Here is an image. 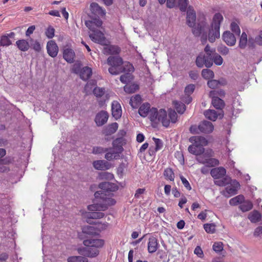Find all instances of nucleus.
<instances>
[{
	"instance_id": "11",
	"label": "nucleus",
	"mask_w": 262,
	"mask_h": 262,
	"mask_svg": "<svg viewBox=\"0 0 262 262\" xmlns=\"http://www.w3.org/2000/svg\"><path fill=\"white\" fill-rule=\"evenodd\" d=\"M229 184H230V185L227 186L225 190L222 192V194L226 197H229L236 194L237 190L240 187L239 182L235 180H232Z\"/></svg>"
},
{
	"instance_id": "12",
	"label": "nucleus",
	"mask_w": 262,
	"mask_h": 262,
	"mask_svg": "<svg viewBox=\"0 0 262 262\" xmlns=\"http://www.w3.org/2000/svg\"><path fill=\"white\" fill-rule=\"evenodd\" d=\"M204 115L205 117L212 121H216L217 119H221L223 118L224 113L223 111L214 110H208L204 112Z\"/></svg>"
},
{
	"instance_id": "23",
	"label": "nucleus",
	"mask_w": 262,
	"mask_h": 262,
	"mask_svg": "<svg viewBox=\"0 0 262 262\" xmlns=\"http://www.w3.org/2000/svg\"><path fill=\"white\" fill-rule=\"evenodd\" d=\"M75 53L74 50L71 48H66L63 51V58L69 63H73L74 61Z\"/></svg>"
},
{
	"instance_id": "51",
	"label": "nucleus",
	"mask_w": 262,
	"mask_h": 262,
	"mask_svg": "<svg viewBox=\"0 0 262 262\" xmlns=\"http://www.w3.org/2000/svg\"><path fill=\"white\" fill-rule=\"evenodd\" d=\"M12 43L11 41L8 38V36L6 35H3L1 37L0 44L2 46H8Z\"/></svg>"
},
{
	"instance_id": "50",
	"label": "nucleus",
	"mask_w": 262,
	"mask_h": 262,
	"mask_svg": "<svg viewBox=\"0 0 262 262\" xmlns=\"http://www.w3.org/2000/svg\"><path fill=\"white\" fill-rule=\"evenodd\" d=\"M132 78V75L130 73H126L120 76V80L122 83H126L129 82Z\"/></svg>"
},
{
	"instance_id": "39",
	"label": "nucleus",
	"mask_w": 262,
	"mask_h": 262,
	"mask_svg": "<svg viewBox=\"0 0 262 262\" xmlns=\"http://www.w3.org/2000/svg\"><path fill=\"white\" fill-rule=\"evenodd\" d=\"M232 180L229 177H224L221 180H217L214 181V184L219 186H225L229 184Z\"/></svg>"
},
{
	"instance_id": "19",
	"label": "nucleus",
	"mask_w": 262,
	"mask_h": 262,
	"mask_svg": "<svg viewBox=\"0 0 262 262\" xmlns=\"http://www.w3.org/2000/svg\"><path fill=\"white\" fill-rule=\"evenodd\" d=\"M159 246L158 239L156 237L152 236L148 239L147 243V250L149 253L155 252Z\"/></svg>"
},
{
	"instance_id": "6",
	"label": "nucleus",
	"mask_w": 262,
	"mask_h": 262,
	"mask_svg": "<svg viewBox=\"0 0 262 262\" xmlns=\"http://www.w3.org/2000/svg\"><path fill=\"white\" fill-rule=\"evenodd\" d=\"M204 51L206 54H200L196 59V64L198 67L202 68L205 65L207 68L211 67L213 64V55L215 49H211L210 47L207 45Z\"/></svg>"
},
{
	"instance_id": "29",
	"label": "nucleus",
	"mask_w": 262,
	"mask_h": 262,
	"mask_svg": "<svg viewBox=\"0 0 262 262\" xmlns=\"http://www.w3.org/2000/svg\"><path fill=\"white\" fill-rule=\"evenodd\" d=\"M108 150L106 152L105 155V158L108 161H112L113 160H117L119 159L120 154L119 152L114 151L113 150L112 148H108Z\"/></svg>"
},
{
	"instance_id": "57",
	"label": "nucleus",
	"mask_w": 262,
	"mask_h": 262,
	"mask_svg": "<svg viewBox=\"0 0 262 262\" xmlns=\"http://www.w3.org/2000/svg\"><path fill=\"white\" fill-rule=\"evenodd\" d=\"M220 84V82L219 81L214 79L208 80L207 82L208 86L212 89L216 88Z\"/></svg>"
},
{
	"instance_id": "26",
	"label": "nucleus",
	"mask_w": 262,
	"mask_h": 262,
	"mask_svg": "<svg viewBox=\"0 0 262 262\" xmlns=\"http://www.w3.org/2000/svg\"><path fill=\"white\" fill-rule=\"evenodd\" d=\"M103 53L107 55H117L120 52V48L115 45H106L103 50Z\"/></svg>"
},
{
	"instance_id": "59",
	"label": "nucleus",
	"mask_w": 262,
	"mask_h": 262,
	"mask_svg": "<svg viewBox=\"0 0 262 262\" xmlns=\"http://www.w3.org/2000/svg\"><path fill=\"white\" fill-rule=\"evenodd\" d=\"M180 178L185 188L188 190H190L192 188L188 180L183 176H180Z\"/></svg>"
},
{
	"instance_id": "45",
	"label": "nucleus",
	"mask_w": 262,
	"mask_h": 262,
	"mask_svg": "<svg viewBox=\"0 0 262 262\" xmlns=\"http://www.w3.org/2000/svg\"><path fill=\"white\" fill-rule=\"evenodd\" d=\"M247 43V35L245 32H243L239 39V47L244 49Z\"/></svg>"
},
{
	"instance_id": "24",
	"label": "nucleus",
	"mask_w": 262,
	"mask_h": 262,
	"mask_svg": "<svg viewBox=\"0 0 262 262\" xmlns=\"http://www.w3.org/2000/svg\"><path fill=\"white\" fill-rule=\"evenodd\" d=\"M223 39L228 46H233L236 42V38L234 34L228 31L223 33Z\"/></svg>"
},
{
	"instance_id": "14",
	"label": "nucleus",
	"mask_w": 262,
	"mask_h": 262,
	"mask_svg": "<svg viewBox=\"0 0 262 262\" xmlns=\"http://www.w3.org/2000/svg\"><path fill=\"white\" fill-rule=\"evenodd\" d=\"M47 50L48 54L51 57L57 56L58 53V47L54 40H51L47 42Z\"/></svg>"
},
{
	"instance_id": "48",
	"label": "nucleus",
	"mask_w": 262,
	"mask_h": 262,
	"mask_svg": "<svg viewBox=\"0 0 262 262\" xmlns=\"http://www.w3.org/2000/svg\"><path fill=\"white\" fill-rule=\"evenodd\" d=\"M134 67L132 64L129 62L126 63L124 66H122V72L130 73L134 71Z\"/></svg>"
},
{
	"instance_id": "52",
	"label": "nucleus",
	"mask_w": 262,
	"mask_h": 262,
	"mask_svg": "<svg viewBox=\"0 0 262 262\" xmlns=\"http://www.w3.org/2000/svg\"><path fill=\"white\" fill-rule=\"evenodd\" d=\"M223 59L222 57L219 54L215 53V51L213 55V62L215 64L220 66L223 63Z\"/></svg>"
},
{
	"instance_id": "15",
	"label": "nucleus",
	"mask_w": 262,
	"mask_h": 262,
	"mask_svg": "<svg viewBox=\"0 0 262 262\" xmlns=\"http://www.w3.org/2000/svg\"><path fill=\"white\" fill-rule=\"evenodd\" d=\"M196 19L195 12L191 6H189L187 11V24L190 27L195 25Z\"/></svg>"
},
{
	"instance_id": "20",
	"label": "nucleus",
	"mask_w": 262,
	"mask_h": 262,
	"mask_svg": "<svg viewBox=\"0 0 262 262\" xmlns=\"http://www.w3.org/2000/svg\"><path fill=\"white\" fill-rule=\"evenodd\" d=\"M112 114L116 120L119 119L122 115L121 107L117 101H114L112 103Z\"/></svg>"
},
{
	"instance_id": "18",
	"label": "nucleus",
	"mask_w": 262,
	"mask_h": 262,
	"mask_svg": "<svg viewBox=\"0 0 262 262\" xmlns=\"http://www.w3.org/2000/svg\"><path fill=\"white\" fill-rule=\"evenodd\" d=\"M91 13L99 18V16H104L105 15V11L100 7L98 4L93 3L90 5Z\"/></svg>"
},
{
	"instance_id": "28",
	"label": "nucleus",
	"mask_w": 262,
	"mask_h": 262,
	"mask_svg": "<svg viewBox=\"0 0 262 262\" xmlns=\"http://www.w3.org/2000/svg\"><path fill=\"white\" fill-rule=\"evenodd\" d=\"M188 150L190 153L197 156L202 155L204 152L205 149L203 147H199L198 145L193 143L189 146Z\"/></svg>"
},
{
	"instance_id": "10",
	"label": "nucleus",
	"mask_w": 262,
	"mask_h": 262,
	"mask_svg": "<svg viewBox=\"0 0 262 262\" xmlns=\"http://www.w3.org/2000/svg\"><path fill=\"white\" fill-rule=\"evenodd\" d=\"M73 71L76 74H78L81 79L86 81L88 80L92 75V70L89 67H84L80 69L79 66L75 67Z\"/></svg>"
},
{
	"instance_id": "60",
	"label": "nucleus",
	"mask_w": 262,
	"mask_h": 262,
	"mask_svg": "<svg viewBox=\"0 0 262 262\" xmlns=\"http://www.w3.org/2000/svg\"><path fill=\"white\" fill-rule=\"evenodd\" d=\"M4 163L0 164V172H7L9 170V168L8 166H6V164H8L10 163L9 160H7L5 159V161L4 162Z\"/></svg>"
},
{
	"instance_id": "21",
	"label": "nucleus",
	"mask_w": 262,
	"mask_h": 262,
	"mask_svg": "<svg viewBox=\"0 0 262 262\" xmlns=\"http://www.w3.org/2000/svg\"><path fill=\"white\" fill-rule=\"evenodd\" d=\"M108 118V113L102 111L97 114L95 120L98 126H102L107 122Z\"/></svg>"
},
{
	"instance_id": "35",
	"label": "nucleus",
	"mask_w": 262,
	"mask_h": 262,
	"mask_svg": "<svg viewBox=\"0 0 262 262\" xmlns=\"http://www.w3.org/2000/svg\"><path fill=\"white\" fill-rule=\"evenodd\" d=\"M163 175L165 179L167 180L173 181L174 180V173L171 168H167L165 169Z\"/></svg>"
},
{
	"instance_id": "53",
	"label": "nucleus",
	"mask_w": 262,
	"mask_h": 262,
	"mask_svg": "<svg viewBox=\"0 0 262 262\" xmlns=\"http://www.w3.org/2000/svg\"><path fill=\"white\" fill-rule=\"evenodd\" d=\"M55 29L51 26L47 28L45 31V34L48 38H52L54 36Z\"/></svg>"
},
{
	"instance_id": "56",
	"label": "nucleus",
	"mask_w": 262,
	"mask_h": 262,
	"mask_svg": "<svg viewBox=\"0 0 262 262\" xmlns=\"http://www.w3.org/2000/svg\"><path fill=\"white\" fill-rule=\"evenodd\" d=\"M31 46L32 48L36 52H40L41 50V46L37 40H33L32 39L31 40Z\"/></svg>"
},
{
	"instance_id": "37",
	"label": "nucleus",
	"mask_w": 262,
	"mask_h": 262,
	"mask_svg": "<svg viewBox=\"0 0 262 262\" xmlns=\"http://www.w3.org/2000/svg\"><path fill=\"white\" fill-rule=\"evenodd\" d=\"M139 89V86L136 84H126L124 86V91L128 94L135 93Z\"/></svg>"
},
{
	"instance_id": "38",
	"label": "nucleus",
	"mask_w": 262,
	"mask_h": 262,
	"mask_svg": "<svg viewBox=\"0 0 262 262\" xmlns=\"http://www.w3.org/2000/svg\"><path fill=\"white\" fill-rule=\"evenodd\" d=\"M244 196L243 195H238L230 199L229 201V204L231 205H237L244 202Z\"/></svg>"
},
{
	"instance_id": "64",
	"label": "nucleus",
	"mask_w": 262,
	"mask_h": 262,
	"mask_svg": "<svg viewBox=\"0 0 262 262\" xmlns=\"http://www.w3.org/2000/svg\"><path fill=\"white\" fill-rule=\"evenodd\" d=\"M195 86L194 84L188 85L185 89V94L189 96V95L193 92Z\"/></svg>"
},
{
	"instance_id": "13",
	"label": "nucleus",
	"mask_w": 262,
	"mask_h": 262,
	"mask_svg": "<svg viewBox=\"0 0 262 262\" xmlns=\"http://www.w3.org/2000/svg\"><path fill=\"white\" fill-rule=\"evenodd\" d=\"M99 188L102 189L101 190L102 193L109 194L118 190L119 187L115 183L108 182H104L100 183L99 184Z\"/></svg>"
},
{
	"instance_id": "41",
	"label": "nucleus",
	"mask_w": 262,
	"mask_h": 262,
	"mask_svg": "<svg viewBox=\"0 0 262 262\" xmlns=\"http://www.w3.org/2000/svg\"><path fill=\"white\" fill-rule=\"evenodd\" d=\"M68 262H88V259L81 256H73L68 258Z\"/></svg>"
},
{
	"instance_id": "34",
	"label": "nucleus",
	"mask_w": 262,
	"mask_h": 262,
	"mask_svg": "<svg viewBox=\"0 0 262 262\" xmlns=\"http://www.w3.org/2000/svg\"><path fill=\"white\" fill-rule=\"evenodd\" d=\"M142 98L140 95H136L130 98L129 103L133 108H137L140 104Z\"/></svg>"
},
{
	"instance_id": "27",
	"label": "nucleus",
	"mask_w": 262,
	"mask_h": 262,
	"mask_svg": "<svg viewBox=\"0 0 262 262\" xmlns=\"http://www.w3.org/2000/svg\"><path fill=\"white\" fill-rule=\"evenodd\" d=\"M118 128V124L117 123L115 122L109 124L103 130V134L105 137L110 136L114 134Z\"/></svg>"
},
{
	"instance_id": "17",
	"label": "nucleus",
	"mask_w": 262,
	"mask_h": 262,
	"mask_svg": "<svg viewBox=\"0 0 262 262\" xmlns=\"http://www.w3.org/2000/svg\"><path fill=\"white\" fill-rule=\"evenodd\" d=\"M93 166L94 167L99 170H105L111 167V164L107 161L102 160H98L93 161Z\"/></svg>"
},
{
	"instance_id": "40",
	"label": "nucleus",
	"mask_w": 262,
	"mask_h": 262,
	"mask_svg": "<svg viewBox=\"0 0 262 262\" xmlns=\"http://www.w3.org/2000/svg\"><path fill=\"white\" fill-rule=\"evenodd\" d=\"M178 6L182 12H185L188 9V0H177Z\"/></svg>"
},
{
	"instance_id": "62",
	"label": "nucleus",
	"mask_w": 262,
	"mask_h": 262,
	"mask_svg": "<svg viewBox=\"0 0 262 262\" xmlns=\"http://www.w3.org/2000/svg\"><path fill=\"white\" fill-rule=\"evenodd\" d=\"M82 232L84 233L92 235L95 233L94 227L90 226H86L82 228Z\"/></svg>"
},
{
	"instance_id": "5",
	"label": "nucleus",
	"mask_w": 262,
	"mask_h": 262,
	"mask_svg": "<svg viewBox=\"0 0 262 262\" xmlns=\"http://www.w3.org/2000/svg\"><path fill=\"white\" fill-rule=\"evenodd\" d=\"M223 20V16L221 14H214L208 32V40L210 42H214L216 38H220V25Z\"/></svg>"
},
{
	"instance_id": "16",
	"label": "nucleus",
	"mask_w": 262,
	"mask_h": 262,
	"mask_svg": "<svg viewBox=\"0 0 262 262\" xmlns=\"http://www.w3.org/2000/svg\"><path fill=\"white\" fill-rule=\"evenodd\" d=\"M93 93L97 98H101L103 96L105 98L103 101H99V105L100 107H102L104 104L105 100L108 99V95L105 94L104 88L96 87L93 90Z\"/></svg>"
},
{
	"instance_id": "9",
	"label": "nucleus",
	"mask_w": 262,
	"mask_h": 262,
	"mask_svg": "<svg viewBox=\"0 0 262 262\" xmlns=\"http://www.w3.org/2000/svg\"><path fill=\"white\" fill-rule=\"evenodd\" d=\"M189 130L192 134H210L214 130V126L211 122L205 120L201 122L198 126L191 125Z\"/></svg>"
},
{
	"instance_id": "25",
	"label": "nucleus",
	"mask_w": 262,
	"mask_h": 262,
	"mask_svg": "<svg viewBox=\"0 0 262 262\" xmlns=\"http://www.w3.org/2000/svg\"><path fill=\"white\" fill-rule=\"evenodd\" d=\"M189 141L192 143L198 145L199 147H203L206 146L208 144V141L207 139L202 136H193L189 139Z\"/></svg>"
},
{
	"instance_id": "32",
	"label": "nucleus",
	"mask_w": 262,
	"mask_h": 262,
	"mask_svg": "<svg viewBox=\"0 0 262 262\" xmlns=\"http://www.w3.org/2000/svg\"><path fill=\"white\" fill-rule=\"evenodd\" d=\"M166 118L169 121V125L170 124V122L174 123L177 121V114L174 110L170 109L168 110V115L166 113Z\"/></svg>"
},
{
	"instance_id": "2",
	"label": "nucleus",
	"mask_w": 262,
	"mask_h": 262,
	"mask_svg": "<svg viewBox=\"0 0 262 262\" xmlns=\"http://www.w3.org/2000/svg\"><path fill=\"white\" fill-rule=\"evenodd\" d=\"M85 25L90 31L89 37L93 41L102 45H106L105 37L100 30L102 21L99 18L96 17L86 20Z\"/></svg>"
},
{
	"instance_id": "8",
	"label": "nucleus",
	"mask_w": 262,
	"mask_h": 262,
	"mask_svg": "<svg viewBox=\"0 0 262 262\" xmlns=\"http://www.w3.org/2000/svg\"><path fill=\"white\" fill-rule=\"evenodd\" d=\"M107 64L110 66L108 72L112 75H118L122 73V59L118 56H110L107 60Z\"/></svg>"
},
{
	"instance_id": "61",
	"label": "nucleus",
	"mask_w": 262,
	"mask_h": 262,
	"mask_svg": "<svg viewBox=\"0 0 262 262\" xmlns=\"http://www.w3.org/2000/svg\"><path fill=\"white\" fill-rule=\"evenodd\" d=\"M175 157L179 160L180 163L182 164H184V158L183 156V154L182 151H177L174 153Z\"/></svg>"
},
{
	"instance_id": "49",
	"label": "nucleus",
	"mask_w": 262,
	"mask_h": 262,
	"mask_svg": "<svg viewBox=\"0 0 262 262\" xmlns=\"http://www.w3.org/2000/svg\"><path fill=\"white\" fill-rule=\"evenodd\" d=\"M220 164L219 161L215 158H208L206 161V165L209 167H214Z\"/></svg>"
},
{
	"instance_id": "4",
	"label": "nucleus",
	"mask_w": 262,
	"mask_h": 262,
	"mask_svg": "<svg viewBox=\"0 0 262 262\" xmlns=\"http://www.w3.org/2000/svg\"><path fill=\"white\" fill-rule=\"evenodd\" d=\"M114 194L110 193L106 194L102 193L101 191H96L94 196L96 199H99L98 203L90 205L88 206V209L90 211H105L107 210L108 207L114 205L116 202L112 198Z\"/></svg>"
},
{
	"instance_id": "3",
	"label": "nucleus",
	"mask_w": 262,
	"mask_h": 262,
	"mask_svg": "<svg viewBox=\"0 0 262 262\" xmlns=\"http://www.w3.org/2000/svg\"><path fill=\"white\" fill-rule=\"evenodd\" d=\"M84 247L77 249L80 255L89 257H94L99 253V249L102 247L104 244L102 239H87L83 242Z\"/></svg>"
},
{
	"instance_id": "33",
	"label": "nucleus",
	"mask_w": 262,
	"mask_h": 262,
	"mask_svg": "<svg viewBox=\"0 0 262 262\" xmlns=\"http://www.w3.org/2000/svg\"><path fill=\"white\" fill-rule=\"evenodd\" d=\"M17 48L22 51H27L29 49V44L25 39H20L16 42Z\"/></svg>"
},
{
	"instance_id": "46",
	"label": "nucleus",
	"mask_w": 262,
	"mask_h": 262,
	"mask_svg": "<svg viewBox=\"0 0 262 262\" xmlns=\"http://www.w3.org/2000/svg\"><path fill=\"white\" fill-rule=\"evenodd\" d=\"M204 228L208 233H213L215 232V225L214 224H205Z\"/></svg>"
},
{
	"instance_id": "63",
	"label": "nucleus",
	"mask_w": 262,
	"mask_h": 262,
	"mask_svg": "<svg viewBox=\"0 0 262 262\" xmlns=\"http://www.w3.org/2000/svg\"><path fill=\"white\" fill-rule=\"evenodd\" d=\"M152 139L155 141L156 144L155 151H157L161 149L163 146V143L162 141L160 139L156 138L155 137H154Z\"/></svg>"
},
{
	"instance_id": "31",
	"label": "nucleus",
	"mask_w": 262,
	"mask_h": 262,
	"mask_svg": "<svg viewBox=\"0 0 262 262\" xmlns=\"http://www.w3.org/2000/svg\"><path fill=\"white\" fill-rule=\"evenodd\" d=\"M261 217V214L257 210H254L248 215V219L252 223H257L259 222Z\"/></svg>"
},
{
	"instance_id": "30",
	"label": "nucleus",
	"mask_w": 262,
	"mask_h": 262,
	"mask_svg": "<svg viewBox=\"0 0 262 262\" xmlns=\"http://www.w3.org/2000/svg\"><path fill=\"white\" fill-rule=\"evenodd\" d=\"M206 27V22H202L201 24H198L196 27L192 29L193 34L196 36H200L205 30Z\"/></svg>"
},
{
	"instance_id": "42",
	"label": "nucleus",
	"mask_w": 262,
	"mask_h": 262,
	"mask_svg": "<svg viewBox=\"0 0 262 262\" xmlns=\"http://www.w3.org/2000/svg\"><path fill=\"white\" fill-rule=\"evenodd\" d=\"M202 76L204 79L209 80L210 79H212L214 77V75L212 70L205 69L202 70Z\"/></svg>"
},
{
	"instance_id": "47",
	"label": "nucleus",
	"mask_w": 262,
	"mask_h": 262,
	"mask_svg": "<svg viewBox=\"0 0 262 262\" xmlns=\"http://www.w3.org/2000/svg\"><path fill=\"white\" fill-rule=\"evenodd\" d=\"M108 148H103L101 146H94L92 149V153L95 155L102 154L108 150Z\"/></svg>"
},
{
	"instance_id": "7",
	"label": "nucleus",
	"mask_w": 262,
	"mask_h": 262,
	"mask_svg": "<svg viewBox=\"0 0 262 262\" xmlns=\"http://www.w3.org/2000/svg\"><path fill=\"white\" fill-rule=\"evenodd\" d=\"M225 94L223 90H212L209 92V97L211 99V104L216 110L223 111L225 103L223 98L225 97Z\"/></svg>"
},
{
	"instance_id": "22",
	"label": "nucleus",
	"mask_w": 262,
	"mask_h": 262,
	"mask_svg": "<svg viewBox=\"0 0 262 262\" xmlns=\"http://www.w3.org/2000/svg\"><path fill=\"white\" fill-rule=\"evenodd\" d=\"M226 174V170L223 167L213 168L210 171L211 176L215 179L224 177Z\"/></svg>"
},
{
	"instance_id": "43",
	"label": "nucleus",
	"mask_w": 262,
	"mask_h": 262,
	"mask_svg": "<svg viewBox=\"0 0 262 262\" xmlns=\"http://www.w3.org/2000/svg\"><path fill=\"white\" fill-rule=\"evenodd\" d=\"M123 139L122 138H117L113 142V146L114 148H117L120 151L123 150L122 142Z\"/></svg>"
},
{
	"instance_id": "1",
	"label": "nucleus",
	"mask_w": 262,
	"mask_h": 262,
	"mask_svg": "<svg viewBox=\"0 0 262 262\" xmlns=\"http://www.w3.org/2000/svg\"><path fill=\"white\" fill-rule=\"evenodd\" d=\"M139 114L143 117L149 115V118L151 122H161L163 126L167 127L169 126V121L166 118V111L164 109H160L159 111L157 108H150L149 103H144L140 106L138 110Z\"/></svg>"
},
{
	"instance_id": "58",
	"label": "nucleus",
	"mask_w": 262,
	"mask_h": 262,
	"mask_svg": "<svg viewBox=\"0 0 262 262\" xmlns=\"http://www.w3.org/2000/svg\"><path fill=\"white\" fill-rule=\"evenodd\" d=\"M231 30L236 34L239 35L241 30L238 25L235 22H232L230 26Z\"/></svg>"
},
{
	"instance_id": "44",
	"label": "nucleus",
	"mask_w": 262,
	"mask_h": 262,
	"mask_svg": "<svg viewBox=\"0 0 262 262\" xmlns=\"http://www.w3.org/2000/svg\"><path fill=\"white\" fill-rule=\"evenodd\" d=\"M239 207L243 212H247L252 208L253 205L251 202L247 201L242 203Z\"/></svg>"
},
{
	"instance_id": "54",
	"label": "nucleus",
	"mask_w": 262,
	"mask_h": 262,
	"mask_svg": "<svg viewBox=\"0 0 262 262\" xmlns=\"http://www.w3.org/2000/svg\"><path fill=\"white\" fill-rule=\"evenodd\" d=\"M213 250L216 252H220L223 250V244L222 242H215L212 246Z\"/></svg>"
},
{
	"instance_id": "55",
	"label": "nucleus",
	"mask_w": 262,
	"mask_h": 262,
	"mask_svg": "<svg viewBox=\"0 0 262 262\" xmlns=\"http://www.w3.org/2000/svg\"><path fill=\"white\" fill-rule=\"evenodd\" d=\"M175 107L178 113L181 114H183L186 110L185 105L182 103H176Z\"/></svg>"
},
{
	"instance_id": "36",
	"label": "nucleus",
	"mask_w": 262,
	"mask_h": 262,
	"mask_svg": "<svg viewBox=\"0 0 262 262\" xmlns=\"http://www.w3.org/2000/svg\"><path fill=\"white\" fill-rule=\"evenodd\" d=\"M87 214L88 219H102L104 216V213L101 212H96L97 211H92Z\"/></svg>"
}]
</instances>
